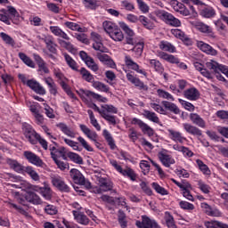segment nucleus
I'll return each mask as SVG.
<instances>
[{"label":"nucleus","mask_w":228,"mask_h":228,"mask_svg":"<svg viewBox=\"0 0 228 228\" xmlns=\"http://www.w3.org/2000/svg\"><path fill=\"white\" fill-rule=\"evenodd\" d=\"M154 14L159 17V19H161V20H164L166 24H168V26H173L174 28H179L181 26V20L170 14V12L156 10Z\"/></svg>","instance_id":"nucleus-1"},{"label":"nucleus","mask_w":228,"mask_h":228,"mask_svg":"<svg viewBox=\"0 0 228 228\" xmlns=\"http://www.w3.org/2000/svg\"><path fill=\"white\" fill-rule=\"evenodd\" d=\"M69 175L71 179H73L75 184H80L81 186H85L86 188H87V190H90V188H92V183L85 179V176L83 175V174H81L79 170L75 168L71 169L69 171Z\"/></svg>","instance_id":"nucleus-2"},{"label":"nucleus","mask_w":228,"mask_h":228,"mask_svg":"<svg viewBox=\"0 0 228 228\" xmlns=\"http://www.w3.org/2000/svg\"><path fill=\"white\" fill-rule=\"evenodd\" d=\"M77 94H78L84 102H88L87 99H96V101H101L102 102H106L108 101V98L102 97V95L88 90L80 89L77 91Z\"/></svg>","instance_id":"nucleus-3"},{"label":"nucleus","mask_w":228,"mask_h":228,"mask_svg":"<svg viewBox=\"0 0 228 228\" xmlns=\"http://www.w3.org/2000/svg\"><path fill=\"white\" fill-rule=\"evenodd\" d=\"M79 56L83 61H85L86 65L88 67V69H91L93 72H97L99 70V65L95 63V61H94V58L88 56V53L85 51H81L79 53Z\"/></svg>","instance_id":"nucleus-4"},{"label":"nucleus","mask_w":228,"mask_h":228,"mask_svg":"<svg viewBox=\"0 0 228 228\" xmlns=\"http://www.w3.org/2000/svg\"><path fill=\"white\" fill-rule=\"evenodd\" d=\"M142 221H136L135 225L138 228H161L155 220H151L146 216H142Z\"/></svg>","instance_id":"nucleus-5"},{"label":"nucleus","mask_w":228,"mask_h":228,"mask_svg":"<svg viewBox=\"0 0 228 228\" xmlns=\"http://www.w3.org/2000/svg\"><path fill=\"white\" fill-rule=\"evenodd\" d=\"M52 183L53 185L57 188V190H60V191H64L66 193H69L70 191V187L65 183L63 179L60 176H52Z\"/></svg>","instance_id":"nucleus-6"},{"label":"nucleus","mask_w":228,"mask_h":228,"mask_svg":"<svg viewBox=\"0 0 228 228\" xmlns=\"http://www.w3.org/2000/svg\"><path fill=\"white\" fill-rule=\"evenodd\" d=\"M79 127L82 133H84V134H86V136H87L89 140L94 142L96 147H99L100 143L99 142H97V138H99V135L97 134V133L95 131H92L90 128H88V126H86V125L84 124L79 125Z\"/></svg>","instance_id":"nucleus-7"},{"label":"nucleus","mask_w":228,"mask_h":228,"mask_svg":"<svg viewBox=\"0 0 228 228\" xmlns=\"http://www.w3.org/2000/svg\"><path fill=\"white\" fill-rule=\"evenodd\" d=\"M132 124H134V126H138L140 129H142V133H144V134H148V136L154 135V130L141 119L134 118L132 119Z\"/></svg>","instance_id":"nucleus-8"},{"label":"nucleus","mask_w":228,"mask_h":228,"mask_svg":"<svg viewBox=\"0 0 228 228\" xmlns=\"http://www.w3.org/2000/svg\"><path fill=\"white\" fill-rule=\"evenodd\" d=\"M24 157L28 159V163L35 165L36 167H44V161L40 159L37 154L31 151H24Z\"/></svg>","instance_id":"nucleus-9"},{"label":"nucleus","mask_w":228,"mask_h":228,"mask_svg":"<svg viewBox=\"0 0 228 228\" xmlns=\"http://www.w3.org/2000/svg\"><path fill=\"white\" fill-rule=\"evenodd\" d=\"M27 86L30 87L36 94H39V95H45V89L37 80H28Z\"/></svg>","instance_id":"nucleus-10"},{"label":"nucleus","mask_w":228,"mask_h":228,"mask_svg":"<svg viewBox=\"0 0 228 228\" xmlns=\"http://www.w3.org/2000/svg\"><path fill=\"white\" fill-rule=\"evenodd\" d=\"M43 42H45L46 45V49H48V51L52 53V54H57L58 53V50L56 49L57 45L56 43H54V38H53V37L51 36L45 37L43 38Z\"/></svg>","instance_id":"nucleus-11"},{"label":"nucleus","mask_w":228,"mask_h":228,"mask_svg":"<svg viewBox=\"0 0 228 228\" xmlns=\"http://www.w3.org/2000/svg\"><path fill=\"white\" fill-rule=\"evenodd\" d=\"M183 127L186 133L192 134V136H202V130L190 123H183Z\"/></svg>","instance_id":"nucleus-12"},{"label":"nucleus","mask_w":228,"mask_h":228,"mask_svg":"<svg viewBox=\"0 0 228 228\" xmlns=\"http://www.w3.org/2000/svg\"><path fill=\"white\" fill-rule=\"evenodd\" d=\"M198 47L200 51L207 53V54H211V56H216L218 54V52L215 48L202 41L198 42Z\"/></svg>","instance_id":"nucleus-13"},{"label":"nucleus","mask_w":228,"mask_h":228,"mask_svg":"<svg viewBox=\"0 0 228 228\" xmlns=\"http://www.w3.org/2000/svg\"><path fill=\"white\" fill-rule=\"evenodd\" d=\"M7 12L5 13H8L7 17H9V20H11L13 24H19V20L20 19V15L19 14V12H17V9H15L13 6H8Z\"/></svg>","instance_id":"nucleus-14"},{"label":"nucleus","mask_w":228,"mask_h":228,"mask_svg":"<svg viewBox=\"0 0 228 228\" xmlns=\"http://www.w3.org/2000/svg\"><path fill=\"white\" fill-rule=\"evenodd\" d=\"M96 57L98 60L102 61V63H104V65H107L108 67H110L111 69H114L115 67V61H112L111 57L108 54H104L102 53H97Z\"/></svg>","instance_id":"nucleus-15"},{"label":"nucleus","mask_w":228,"mask_h":228,"mask_svg":"<svg viewBox=\"0 0 228 228\" xmlns=\"http://www.w3.org/2000/svg\"><path fill=\"white\" fill-rule=\"evenodd\" d=\"M207 69L208 70H213L216 74H219V72H224V69H225V66L218 64V62L215 61H210L206 63Z\"/></svg>","instance_id":"nucleus-16"},{"label":"nucleus","mask_w":228,"mask_h":228,"mask_svg":"<svg viewBox=\"0 0 228 228\" xmlns=\"http://www.w3.org/2000/svg\"><path fill=\"white\" fill-rule=\"evenodd\" d=\"M159 159L161 161L164 167H167V168L170 167V165H174V163H175V160L172 159L170 155L165 154L163 151L159 152Z\"/></svg>","instance_id":"nucleus-17"},{"label":"nucleus","mask_w":228,"mask_h":228,"mask_svg":"<svg viewBox=\"0 0 228 228\" xmlns=\"http://www.w3.org/2000/svg\"><path fill=\"white\" fill-rule=\"evenodd\" d=\"M25 199L28 202H30L31 204H36L37 206L42 204V199H40V196L31 191L27 192Z\"/></svg>","instance_id":"nucleus-18"},{"label":"nucleus","mask_w":228,"mask_h":228,"mask_svg":"<svg viewBox=\"0 0 228 228\" xmlns=\"http://www.w3.org/2000/svg\"><path fill=\"white\" fill-rule=\"evenodd\" d=\"M184 97L189 101H197L200 97V93L197 88L192 87L184 91Z\"/></svg>","instance_id":"nucleus-19"},{"label":"nucleus","mask_w":228,"mask_h":228,"mask_svg":"<svg viewBox=\"0 0 228 228\" xmlns=\"http://www.w3.org/2000/svg\"><path fill=\"white\" fill-rule=\"evenodd\" d=\"M98 184L102 191H111V190H113V183L106 178H99Z\"/></svg>","instance_id":"nucleus-20"},{"label":"nucleus","mask_w":228,"mask_h":228,"mask_svg":"<svg viewBox=\"0 0 228 228\" xmlns=\"http://www.w3.org/2000/svg\"><path fill=\"white\" fill-rule=\"evenodd\" d=\"M73 216L77 224H81V225H88L90 224V219L81 212L73 210Z\"/></svg>","instance_id":"nucleus-21"},{"label":"nucleus","mask_w":228,"mask_h":228,"mask_svg":"<svg viewBox=\"0 0 228 228\" xmlns=\"http://www.w3.org/2000/svg\"><path fill=\"white\" fill-rule=\"evenodd\" d=\"M6 163H7V165H9V167H10V168H12V170H14V172L20 173V172L24 171V166H22L20 163H19V161H17L15 159H7Z\"/></svg>","instance_id":"nucleus-22"},{"label":"nucleus","mask_w":228,"mask_h":228,"mask_svg":"<svg viewBox=\"0 0 228 228\" xmlns=\"http://www.w3.org/2000/svg\"><path fill=\"white\" fill-rule=\"evenodd\" d=\"M190 120L194 124L195 126H199V127H206V121L199 116L197 113H191L190 114Z\"/></svg>","instance_id":"nucleus-23"},{"label":"nucleus","mask_w":228,"mask_h":228,"mask_svg":"<svg viewBox=\"0 0 228 228\" xmlns=\"http://www.w3.org/2000/svg\"><path fill=\"white\" fill-rule=\"evenodd\" d=\"M197 29H199V31H200L201 33H206L211 38H216V37L215 36V33L213 32V29L211 28V27H209V26H208L204 23H199L197 25Z\"/></svg>","instance_id":"nucleus-24"},{"label":"nucleus","mask_w":228,"mask_h":228,"mask_svg":"<svg viewBox=\"0 0 228 228\" xmlns=\"http://www.w3.org/2000/svg\"><path fill=\"white\" fill-rule=\"evenodd\" d=\"M57 127H59L66 136H69V138H76V133L70 129L67 124L59 123L57 124Z\"/></svg>","instance_id":"nucleus-25"},{"label":"nucleus","mask_w":228,"mask_h":228,"mask_svg":"<svg viewBox=\"0 0 228 228\" xmlns=\"http://www.w3.org/2000/svg\"><path fill=\"white\" fill-rule=\"evenodd\" d=\"M158 56L161 58V60H165V61H168V63H179V60L177 57L168 54L165 52H159Z\"/></svg>","instance_id":"nucleus-26"},{"label":"nucleus","mask_w":228,"mask_h":228,"mask_svg":"<svg viewBox=\"0 0 228 228\" xmlns=\"http://www.w3.org/2000/svg\"><path fill=\"white\" fill-rule=\"evenodd\" d=\"M109 37L115 42H122L124 40V33H122V30L118 27H116V29L110 32Z\"/></svg>","instance_id":"nucleus-27"},{"label":"nucleus","mask_w":228,"mask_h":228,"mask_svg":"<svg viewBox=\"0 0 228 228\" xmlns=\"http://www.w3.org/2000/svg\"><path fill=\"white\" fill-rule=\"evenodd\" d=\"M162 105L164 106V108L166 110H168V111H171L172 113H175V115H179V113H181V110H179L177 105H175V103L167 102V101H163Z\"/></svg>","instance_id":"nucleus-28"},{"label":"nucleus","mask_w":228,"mask_h":228,"mask_svg":"<svg viewBox=\"0 0 228 228\" xmlns=\"http://www.w3.org/2000/svg\"><path fill=\"white\" fill-rule=\"evenodd\" d=\"M169 138L173 140L174 142H179V143H183L184 140H186L184 137H183V134L180 132L169 129Z\"/></svg>","instance_id":"nucleus-29"},{"label":"nucleus","mask_w":228,"mask_h":228,"mask_svg":"<svg viewBox=\"0 0 228 228\" xmlns=\"http://www.w3.org/2000/svg\"><path fill=\"white\" fill-rule=\"evenodd\" d=\"M44 187H41L40 193L42 197L45 199V200H51V197H53L51 187H49V184H47V183L45 182L44 183Z\"/></svg>","instance_id":"nucleus-30"},{"label":"nucleus","mask_w":228,"mask_h":228,"mask_svg":"<svg viewBox=\"0 0 228 228\" xmlns=\"http://www.w3.org/2000/svg\"><path fill=\"white\" fill-rule=\"evenodd\" d=\"M25 136L27 140L29 141L32 145H36L38 138H40V134H37L34 130H30L25 133Z\"/></svg>","instance_id":"nucleus-31"},{"label":"nucleus","mask_w":228,"mask_h":228,"mask_svg":"<svg viewBox=\"0 0 228 228\" xmlns=\"http://www.w3.org/2000/svg\"><path fill=\"white\" fill-rule=\"evenodd\" d=\"M142 117L150 120L151 122H154V124H159V118L154 112L150 110H143Z\"/></svg>","instance_id":"nucleus-32"},{"label":"nucleus","mask_w":228,"mask_h":228,"mask_svg":"<svg viewBox=\"0 0 228 228\" xmlns=\"http://www.w3.org/2000/svg\"><path fill=\"white\" fill-rule=\"evenodd\" d=\"M159 46L161 51H167V53H175V46H174L168 41H161Z\"/></svg>","instance_id":"nucleus-33"},{"label":"nucleus","mask_w":228,"mask_h":228,"mask_svg":"<svg viewBox=\"0 0 228 228\" xmlns=\"http://www.w3.org/2000/svg\"><path fill=\"white\" fill-rule=\"evenodd\" d=\"M19 58L27 65L28 67H30V69H35V62L31 58H29L26 53H19Z\"/></svg>","instance_id":"nucleus-34"},{"label":"nucleus","mask_w":228,"mask_h":228,"mask_svg":"<svg viewBox=\"0 0 228 228\" xmlns=\"http://www.w3.org/2000/svg\"><path fill=\"white\" fill-rule=\"evenodd\" d=\"M164 219L168 228H177L174 216L170 215V212H165Z\"/></svg>","instance_id":"nucleus-35"},{"label":"nucleus","mask_w":228,"mask_h":228,"mask_svg":"<svg viewBox=\"0 0 228 228\" xmlns=\"http://www.w3.org/2000/svg\"><path fill=\"white\" fill-rule=\"evenodd\" d=\"M64 24L66 28H69V29H71L72 31H78L79 33L85 32V28H81V26L76 22L66 21Z\"/></svg>","instance_id":"nucleus-36"},{"label":"nucleus","mask_w":228,"mask_h":228,"mask_svg":"<svg viewBox=\"0 0 228 228\" xmlns=\"http://www.w3.org/2000/svg\"><path fill=\"white\" fill-rule=\"evenodd\" d=\"M45 83H46V85L49 86L50 94H53V95H56V94H58L56 84L54 83V80H53L52 77L45 78Z\"/></svg>","instance_id":"nucleus-37"},{"label":"nucleus","mask_w":228,"mask_h":228,"mask_svg":"<svg viewBox=\"0 0 228 228\" xmlns=\"http://www.w3.org/2000/svg\"><path fill=\"white\" fill-rule=\"evenodd\" d=\"M0 37L2 40H4V44H6L7 45H11L12 47H15V40L12 39V37H10L8 34L1 32Z\"/></svg>","instance_id":"nucleus-38"},{"label":"nucleus","mask_w":228,"mask_h":228,"mask_svg":"<svg viewBox=\"0 0 228 228\" xmlns=\"http://www.w3.org/2000/svg\"><path fill=\"white\" fill-rule=\"evenodd\" d=\"M102 117L111 126H117V117L108 113V112H102Z\"/></svg>","instance_id":"nucleus-39"},{"label":"nucleus","mask_w":228,"mask_h":228,"mask_svg":"<svg viewBox=\"0 0 228 228\" xmlns=\"http://www.w3.org/2000/svg\"><path fill=\"white\" fill-rule=\"evenodd\" d=\"M102 27L104 31H106L108 35H110V33H112L117 28H118L111 21H103Z\"/></svg>","instance_id":"nucleus-40"},{"label":"nucleus","mask_w":228,"mask_h":228,"mask_svg":"<svg viewBox=\"0 0 228 228\" xmlns=\"http://www.w3.org/2000/svg\"><path fill=\"white\" fill-rule=\"evenodd\" d=\"M80 74L83 79H85V81H87V83H92V81H94V75H92V73H90L88 69L81 68Z\"/></svg>","instance_id":"nucleus-41"},{"label":"nucleus","mask_w":228,"mask_h":228,"mask_svg":"<svg viewBox=\"0 0 228 228\" xmlns=\"http://www.w3.org/2000/svg\"><path fill=\"white\" fill-rule=\"evenodd\" d=\"M67 156L73 161L74 163H77V165H83V158L79 156L78 154L69 151L67 153Z\"/></svg>","instance_id":"nucleus-42"},{"label":"nucleus","mask_w":228,"mask_h":228,"mask_svg":"<svg viewBox=\"0 0 228 228\" xmlns=\"http://www.w3.org/2000/svg\"><path fill=\"white\" fill-rule=\"evenodd\" d=\"M93 86L96 90H100V92H105L106 94H108V92H110V87L108 86H106V84H103L100 81L93 82Z\"/></svg>","instance_id":"nucleus-43"},{"label":"nucleus","mask_w":228,"mask_h":228,"mask_svg":"<svg viewBox=\"0 0 228 228\" xmlns=\"http://www.w3.org/2000/svg\"><path fill=\"white\" fill-rule=\"evenodd\" d=\"M64 58L66 60V63L69 65L72 70L77 71V63H76V61L70 57L68 53H64Z\"/></svg>","instance_id":"nucleus-44"},{"label":"nucleus","mask_w":228,"mask_h":228,"mask_svg":"<svg viewBox=\"0 0 228 228\" xmlns=\"http://www.w3.org/2000/svg\"><path fill=\"white\" fill-rule=\"evenodd\" d=\"M196 163L200 170H201L205 175H209L211 174V170H209V167H208V165L204 164L202 160L197 159Z\"/></svg>","instance_id":"nucleus-45"},{"label":"nucleus","mask_w":228,"mask_h":228,"mask_svg":"<svg viewBox=\"0 0 228 228\" xmlns=\"http://www.w3.org/2000/svg\"><path fill=\"white\" fill-rule=\"evenodd\" d=\"M103 136L105 140L108 142V144L110 145V149H115V141L113 140V137L111 136V134L108 130H103Z\"/></svg>","instance_id":"nucleus-46"},{"label":"nucleus","mask_w":228,"mask_h":228,"mask_svg":"<svg viewBox=\"0 0 228 228\" xmlns=\"http://www.w3.org/2000/svg\"><path fill=\"white\" fill-rule=\"evenodd\" d=\"M25 172L30 175L33 181H40V175H38V173H37L31 167H27Z\"/></svg>","instance_id":"nucleus-47"},{"label":"nucleus","mask_w":228,"mask_h":228,"mask_svg":"<svg viewBox=\"0 0 228 228\" xmlns=\"http://www.w3.org/2000/svg\"><path fill=\"white\" fill-rule=\"evenodd\" d=\"M121 174L122 175L129 177L131 181H136V174L130 167H126V169H123V172Z\"/></svg>","instance_id":"nucleus-48"},{"label":"nucleus","mask_w":228,"mask_h":228,"mask_svg":"<svg viewBox=\"0 0 228 228\" xmlns=\"http://www.w3.org/2000/svg\"><path fill=\"white\" fill-rule=\"evenodd\" d=\"M125 62L126 65L129 67V69H132V70H138V69H140V66L133 60H131V57L129 56L125 57Z\"/></svg>","instance_id":"nucleus-49"},{"label":"nucleus","mask_w":228,"mask_h":228,"mask_svg":"<svg viewBox=\"0 0 228 228\" xmlns=\"http://www.w3.org/2000/svg\"><path fill=\"white\" fill-rule=\"evenodd\" d=\"M150 65L151 67H153V69L156 70V72H163V65H161V62L157 60H150Z\"/></svg>","instance_id":"nucleus-50"},{"label":"nucleus","mask_w":228,"mask_h":228,"mask_svg":"<svg viewBox=\"0 0 228 228\" xmlns=\"http://www.w3.org/2000/svg\"><path fill=\"white\" fill-rule=\"evenodd\" d=\"M120 6L123 10L127 12H133L134 10V4L127 0L121 1Z\"/></svg>","instance_id":"nucleus-51"},{"label":"nucleus","mask_w":228,"mask_h":228,"mask_svg":"<svg viewBox=\"0 0 228 228\" xmlns=\"http://www.w3.org/2000/svg\"><path fill=\"white\" fill-rule=\"evenodd\" d=\"M157 94L159 97H161L162 99H167V101H174V96H172V94L163 89H159L157 91Z\"/></svg>","instance_id":"nucleus-52"},{"label":"nucleus","mask_w":228,"mask_h":228,"mask_svg":"<svg viewBox=\"0 0 228 228\" xmlns=\"http://www.w3.org/2000/svg\"><path fill=\"white\" fill-rule=\"evenodd\" d=\"M171 33H172V35L176 37V38H180V40H188V37H186V34H184V32H183L179 28L172 29Z\"/></svg>","instance_id":"nucleus-53"},{"label":"nucleus","mask_w":228,"mask_h":228,"mask_svg":"<svg viewBox=\"0 0 228 228\" xmlns=\"http://www.w3.org/2000/svg\"><path fill=\"white\" fill-rule=\"evenodd\" d=\"M139 20L147 29H152V28H154L151 20H149V19L145 16H140Z\"/></svg>","instance_id":"nucleus-54"},{"label":"nucleus","mask_w":228,"mask_h":228,"mask_svg":"<svg viewBox=\"0 0 228 228\" xmlns=\"http://www.w3.org/2000/svg\"><path fill=\"white\" fill-rule=\"evenodd\" d=\"M58 43L61 46L64 47V49H67V51H69V53H72L74 51V45L70 42H67L63 39H58Z\"/></svg>","instance_id":"nucleus-55"},{"label":"nucleus","mask_w":228,"mask_h":228,"mask_svg":"<svg viewBox=\"0 0 228 228\" xmlns=\"http://www.w3.org/2000/svg\"><path fill=\"white\" fill-rule=\"evenodd\" d=\"M131 51H134L137 56H142V53H143V43H136L134 45V47L131 48Z\"/></svg>","instance_id":"nucleus-56"},{"label":"nucleus","mask_w":228,"mask_h":228,"mask_svg":"<svg viewBox=\"0 0 228 228\" xmlns=\"http://www.w3.org/2000/svg\"><path fill=\"white\" fill-rule=\"evenodd\" d=\"M93 49H94V51H99L98 53H108V48L104 46V45L102 44V41L94 43L93 45Z\"/></svg>","instance_id":"nucleus-57"},{"label":"nucleus","mask_w":228,"mask_h":228,"mask_svg":"<svg viewBox=\"0 0 228 228\" xmlns=\"http://www.w3.org/2000/svg\"><path fill=\"white\" fill-rule=\"evenodd\" d=\"M77 141L79 142V143H81L82 147L86 149V151H87L88 152H94V148H92V146L88 144V142H86V140H85V138L79 136L77 137Z\"/></svg>","instance_id":"nucleus-58"},{"label":"nucleus","mask_w":228,"mask_h":228,"mask_svg":"<svg viewBox=\"0 0 228 228\" xmlns=\"http://www.w3.org/2000/svg\"><path fill=\"white\" fill-rule=\"evenodd\" d=\"M151 186L154 188L157 193H159L160 195H168V191L161 187L159 184H158V183H153Z\"/></svg>","instance_id":"nucleus-59"},{"label":"nucleus","mask_w":228,"mask_h":228,"mask_svg":"<svg viewBox=\"0 0 228 228\" xmlns=\"http://www.w3.org/2000/svg\"><path fill=\"white\" fill-rule=\"evenodd\" d=\"M201 14L203 15V17H206L207 19H211V17H215L216 12H215V9L213 8H205L202 10Z\"/></svg>","instance_id":"nucleus-60"},{"label":"nucleus","mask_w":228,"mask_h":228,"mask_svg":"<svg viewBox=\"0 0 228 228\" xmlns=\"http://www.w3.org/2000/svg\"><path fill=\"white\" fill-rule=\"evenodd\" d=\"M53 161H54L55 165H57L58 168H60V170L69 169V163L61 161V160L58 159V158H54Z\"/></svg>","instance_id":"nucleus-61"},{"label":"nucleus","mask_w":228,"mask_h":228,"mask_svg":"<svg viewBox=\"0 0 228 228\" xmlns=\"http://www.w3.org/2000/svg\"><path fill=\"white\" fill-rule=\"evenodd\" d=\"M120 28L126 33V37H134V31H133V29H131L127 24L121 23Z\"/></svg>","instance_id":"nucleus-62"},{"label":"nucleus","mask_w":228,"mask_h":228,"mask_svg":"<svg viewBox=\"0 0 228 228\" xmlns=\"http://www.w3.org/2000/svg\"><path fill=\"white\" fill-rule=\"evenodd\" d=\"M136 1H137L139 10H141L142 13H149V10H150L149 5H147V4L143 2V0H136Z\"/></svg>","instance_id":"nucleus-63"},{"label":"nucleus","mask_w":228,"mask_h":228,"mask_svg":"<svg viewBox=\"0 0 228 228\" xmlns=\"http://www.w3.org/2000/svg\"><path fill=\"white\" fill-rule=\"evenodd\" d=\"M102 108L103 109V111H105V113H118V110L113 105L105 104L102 105Z\"/></svg>","instance_id":"nucleus-64"}]
</instances>
